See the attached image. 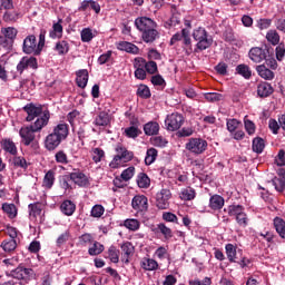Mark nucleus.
I'll use <instances>...</instances> for the list:
<instances>
[{
	"instance_id": "nucleus-30",
	"label": "nucleus",
	"mask_w": 285,
	"mask_h": 285,
	"mask_svg": "<svg viewBox=\"0 0 285 285\" xmlns=\"http://www.w3.org/2000/svg\"><path fill=\"white\" fill-rule=\"evenodd\" d=\"M144 132L148 137L159 135V124L157 121H149L144 126Z\"/></svg>"
},
{
	"instance_id": "nucleus-37",
	"label": "nucleus",
	"mask_w": 285,
	"mask_h": 285,
	"mask_svg": "<svg viewBox=\"0 0 285 285\" xmlns=\"http://www.w3.org/2000/svg\"><path fill=\"white\" fill-rule=\"evenodd\" d=\"M281 37L279 33L277 32V30L275 29H271L267 31L266 33V40L268 41V43H271L272 46H279V41H281Z\"/></svg>"
},
{
	"instance_id": "nucleus-59",
	"label": "nucleus",
	"mask_w": 285,
	"mask_h": 285,
	"mask_svg": "<svg viewBox=\"0 0 285 285\" xmlns=\"http://www.w3.org/2000/svg\"><path fill=\"white\" fill-rule=\"evenodd\" d=\"M140 223L135 218L126 219L125 227L129 230H139Z\"/></svg>"
},
{
	"instance_id": "nucleus-24",
	"label": "nucleus",
	"mask_w": 285,
	"mask_h": 285,
	"mask_svg": "<svg viewBox=\"0 0 285 285\" xmlns=\"http://www.w3.org/2000/svg\"><path fill=\"white\" fill-rule=\"evenodd\" d=\"M273 92H275V89H273V86L268 82H261L257 86V95L263 99L266 97H271Z\"/></svg>"
},
{
	"instance_id": "nucleus-8",
	"label": "nucleus",
	"mask_w": 285,
	"mask_h": 285,
	"mask_svg": "<svg viewBox=\"0 0 285 285\" xmlns=\"http://www.w3.org/2000/svg\"><path fill=\"white\" fill-rule=\"evenodd\" d=\"M185 148L193 155H204L208 149V141L203 138H189Z\"/></svg>"
},
{
	"instance_id": "nucleus-61",
	"label": "nucleus",
	"mask_w": 285,
	"mask_h": 285,
	"mask_svg": "<svg viewBox=\"0 0 285 285\" xmlns=\"http://www.w3.org/2000/svg\"><path fill=\"white\" fill-rule=\"evenodd\" d=\"M104 213H106V208H104L102 205H95L91 208V217L99 218L104 215Z\"/></svg>"
},
{
	"instance_id": "nucleus-55",
	"label": "nucleus",
	"mask_w": 285,
	"mask_h": 285,
	"mask_svg": "<svg viewBox=\"0 0 285 285\" xmlns=\"http://www.w3.org/2000/svg\"><path fill=\"white\" fill-rule=\"evenodd\" d=\"M119 249H117V247L115 246H110L108 249V255H109V259L110 262H112V264H119Z\"/></svg>"
},
{
	"instance_id": "nucleus-12",
	"label": "nucleus",
	"mask_w": 285,
	"mask_h": 285,
	"mask_svg": "<svg viewBox=\"0 0 285 285\" xmlns=\"http://www.w3.org/2000/svg\"><path fill=\"white\" fill-rule=\"evenodd\" d=\"M173 198V193L170 189H161L156 194V206L159 210H167L170 208V199Z\"/></svg>"
},
{
	"instance_id": "nucleus-50",
	"label": "nucleus",
	"mask_w": 285,
	"mask_h": 285,
	"mask_svg": "<svg viewBox=\"0 0 285 285\" xmlns=\"http://www.w3.org/2000/svg\"><path fill=\"white\" fill-rule=\"evenodd\" d=\"M151 144L157 148H166L168 146V139L163 136H155L151 138Z\"/></svg>"
},
{
	"instance_id": "nucleus-21",
	"label": "nucleus",
	"mask_w": 285,
	"mask_h": 285,
	"mask_svg": "<svg viewBox=\"0 0 285 285\" xmlns=\"http://www.w3.org/2000/svg\"><path fill=\"white\" fill-rule=\"evenodd\" d=\"M120 248L122 252L121 262L124 264H130V257H132L135 253V246H132V243L126 242L120 246Z\"/></svg>"
},
{
	"instance_id": "nucleus-20",
	"label": "nucleus",
	"mask_w": 285,
	"mask_h": 285,
	"mask_svg": "<svg viewBox=\"0 0 285 285\" xmlns=\"http://www.w3.org/2000/svg\"><path fill=\"white\" fill-rule=\"evenodd\" d=\"M50 121V111H43V115L41 117L38 116L37 120L30 125V127L36 131V132H41L43 128H46V125Z\"/></svg>"
},
{
	"instance_id": "nucleus-22",
	"label": "nucleus",
	"mask_w": 285,
	"mask_h": 285,
	"mask_svg": "<svg viewBox=\"0 0 285 285\" xmlns=\"http://www.w3.org/2000/svg\"><path fill=\"white\" fill-rule=\"evenodd\" d=\"M256 72L262 79H265V81H273L275 79V72L268 69L266 63L256 66Z\"/></svg>"
},
{
	"instance_id": "nucleus-10",
	"label": "nucleus",
	"mask_w": 285,
	"mask_h": 285,
	"mask_svg": "<svg viewBox=\"0 0 285 285\" xmlns=\"http://www.w3.org/2000/svg\"><path fill=\"white\" fill-rule=\"evenodd\" d=\"M166 129L170 132H175V130H179L181 126H184V116L179 112H173L168 115L165 119Z\"/></svg>"
},
{
	"instance_id": "nucleus-52",
	"label": "nucleus",
	"mask_w": 285,
	"mask_h": 285,
	"mask_svg": "<svg viewBox=\"0 0 285 285\" xmlns=\"http://www.w3.org/2000/svg\"><path fill=\"white\" fill-rule=\"evenodd\" d=\"M226 126H227L228 132L233 135V132H235L239 128V126H242V122L235 118H232V119H227Z\"/></svg>"
},
{
	"instance_id": "nucleus-23",
	"label": "nucleus",
	"mask_w": 285,
	"mask_h": 285,
	"mask_svg": "<svg viewBox=\"0 0 285 285\" xmlns=\"http://www.w3.org/2000/svg\"><path fill=\"white\" fill-rule=\"evenodd\" d=\"M1 210L9 219H17V215H19V209L13 203H3Z\"/></svg>"
},
{
	"instance_id": "nucleus-26",
	"label": "nucleus",
	"mask_w": 285,
	"mask_h": 285,
	"mask_svg": "<svg viewBox=\"0 0 285 285\" xmlns=\"http://www.w3.org/2000/svg\"><path fill=\"white\" fill-rule=\"evenodd\" d=\"M118 50L129 52L130 55H139V47L128 41H120L117 45Z\"/></svg>"
},
{
	"instance_id": "nucleus-1",
	"label": "nucleus",
	"mask_w": 285,
	"mask_h": 285,
	"mask_svg": "<svg viewBox=\"0 0 285 285\" xmlns=\"http://www.w3.org/2000/svg\"><path fill=\"white\" fill-rule=\"evenodd\" d=\"M135 26L145 43H155L159 39V31L157 30V22L155 20L148 17H138L135 20Z\"/></svg>"
},
{
	"instance_id": "nucleus-25",
	"label": "nucleus",
	"mask_w": 285,
	"mask_h": 285,
	"mask_svg": "<svg viewBox=\"0 0 285 285\" xmlns=\"http://www.w3.org/2000/svg\"><path fill=\"white\" fill-rule=\"evenodd\" d=\"M95 126L106 128L110 126V114L107 111H100L94 120Z\"/></svg>"
},
{
	"instance_id": "nucleus-49",
	"label": "nucleus",
	"mask_w": 285,
	"mask_h": 285,
	"mask_svg": "<svg viewBox=\"0 0 285 285\" xmlns=\"http://www.w3.org/2000/svg\"><path fill=\"white\" fill-rule=\"evenodd\" d=\"M80 37H81L82 43H90V41L95 39V35H92V29L90 28L82 29Z\"/></svg>"
},
{
	"instance_id": "nucleus-35",
	"label": "nucleus",
	"mask_w": 285,
	"mask_h": 285,
	"mask_svg": "<svg viewBox=\"0 0 285 285\" xmlns=\"http://www.w3.org/2000/svg\"><path fill=\"white\" fill-rule=\"evenodd\" d=\"M264 148H266V142L262 137H256L252 142V150L257 153V155H262L264 153Z\"/></svg>"
},
{
	"instance_id": "nucleus-48",
	"label": "nucleus",
	"mask_w": 285,
	"mask_h": 285,
	"mask_svg": "<svg viewBox=\"0 0 285 285\" xmlns=\"http://www.w3.org/2000/svg\"><path fill=\"white\" fill-rule=\"evenodd\" d=\"M1 247L4 253H12L17 249V240L13 238H10L9 240H3Z\"/></svg>"
},
{
	"instance_id": "nucleus-54",
	"label": "nucleus",
	"mask_w": 285,
	"mask_h": 285,
	"mask_svg": "<svg viewBox=\"0 0 285 285\" xmlns=\"http://www.w3.org/2000/svg\"><path fill=\"white\" fill-rule=\"evenodd\" d=\"M53 30L50 31L49 36L51 39H57L58 38H61V35H63V26H61V23L57 22V23H53Z\"/></svg>"
},
{
	"instance_id": "nucleus-33",
	"label": "nucleus",
	"mask_w": 285,
	"mask_h": 285,
	"mask_svg": "<svg viewBox=\"0 0 285 285\" xmlns=\"http://www.w3.org/2000/svg\"><path fill=\"white\" fill-rule=\"evenodd\" d=\"M197 197V191L193 187H186L180 191V199L183 202H193Z\"/></svg>"
},
{
	"instance_id": "nucleus-7",
	"label": "nucleus",
	"mask_w": 285,
	"mask_h": 285,
	"mask_svg": "<svg viewBox=\"0 0 285 285\" xmlns=\"http://www.w3.org/2000/svg\"><path fill=\"white\" fill-rule=\"evenodd\" d=\"M18 30L14 27H8L2 30L4 35V39L1 42L2 47V57H6L12 50V45L14 43V39H17Z\"/></svg>"
},
{
	"instance_id": "nucleus-45",
	"label": "nucleus",
	"mask_w": 285,
	"mask_h": 285,
	"mask_svg": "<svg viewBox=\"0 0 285 285\" xmlns=\"http://www.w3.org/2000/svg\"><path fill=\"white\" fill-rule=\"evenodd\" d=\"M2 19L6 23H14L19 19V13L12 9H8L4 11Z\"/></svg>"
},
{
	"instance_id": "nucleus-9",
	"label": "nucleus",
	"mask_w": 285,
	"mask_h": 285,
	"mask_svg": "<svg viewBox=\"0 0 285 285\" xmlns=\"http://www.w3.org/2000/svg\"><path fill=\"white\" fill-rule=\"evenodd\" d=\"M22 52H24V55H32L33 57L41 55L42 51L39 49V45H37V37L35 35H29L24 38Z\"/></svg>"
},
{
	"instance_id": "nucleus-31",
	"label": "nucleus",
	"mask_w": 285,
	"mask_h": 285,
	"mask_svg": "<svg viewBox=\"0 0 285 285\" xmlns=\"http://www.w3.org/2000/svg\"><path fill=\"white\" fill-rule=\"evenodd\" d=\"M2 150H4V153H8L9 155H12L13 157H17V145L14 144V141H12V139H3L2 140Z\"/></svg>"
},
{
	"instance_id": "nucleus-63",
	"label": "nucleus",
	"mask_w": 285,
	"mask_h": 285,
	"mask_svg": "<svg viewBox=\"0 0 285 285\" xmlns=\"http://www.w3.org/2000/svg\"><path fill=\"white\" fill-rule=\"evenodd\" d=\"M57 164H68V155L65 150H59L55 155Z\"/></svg>"
},
{
	"instance_id": "nucleus-53",
	"label": "nucleus",
	"mask_w": 285,
	"mask_h": 285,
	"mask_svg": "<svg viewBox=\"0 0 285 285\" xmlns=\"http://www.w3.org/2000/svg\"><path fill=\"white\" fill-rule=\"evenodd\" d=\"M271 26H273V19H268V18H261L256 22V27L259 30H268Z\"/></svg>"
},
{
	"instance_id": "nucleus-64",
	"label": "nucleus",
	"mask_w": 285,
	"mask_h": 285,
	"mask_svg": "<svg viewBox=\"0 0 285 285\" xmlns=\"http://www.w3.org/2000/svg\"><path fill=\"white\" fill-rule=\"evenodd\" d=\"M275 52H276L277 61H282L284 59V57H285V45H284V42H281L276 47Z\"/></svg>"
},
{
	"instance_id": "nucleus-16",
	"label": "nucleus",
	"mask_w": 285,
	"mask_h": 285,
	"mask_svg": "<svg viewBox=\"0 0 285 285\" xmlns=\"http://www.w3.org/2000/svg\"><path fill=\"white\" fill-rule=\"evenodd\" d=\"M131 207L140 215L148 213V197L145 195H136L131 200Z\"/></svg>"
},
{
	"instance_id": "nucleus-34",
	"label": "nucleus",
	"mask_w": 285,
	"mask_h": 285,
	"mask_svg": "<svg viewBox=\"0 0 285 285\" xmlns=\"http://www.w3.org/2000/svg\"><path fill=\"white\" fill-rule=\"evenodd\" d=\"M140 266L144 271H157V268H159V263L153 258L145 257L141 259Z\"/></svg>"
},
{
	"instance_id": "nucleus-60",
	"label": "nucleus",
	"mask_w": 285,
	"mask_h": 285,
	"mask_svg": "<svg viewBox=\"0 0 285 285\" xmlns=\"http://www.w3.org/2000/svg\"><path fill=\"white\" fill-rule=\"evenodd\" d=\"M158 230L164 235L165 239L173 238V229L170 227H167L165 224L158 225Z\"/></svg>"
},
{
	"instance_id": "nucleus-19",
	"label": "nucleus",
	"mask_w": 285,
	"mask_h": 285,
	"mask_svg": "<svg viewBox=\"0 0 285 285\" xmlns=\"http://www.w3.org/2000/svg\"><path fill=\"white\" fill-rule=\"evenodd\" d=\"M277 176L272 179V184L277 193H284L285 190V169H277Z\"/></svg>"
},
{
	"instance_id": "nucleus-2",
	"label": "nucleus",
	"mask_w": 285,
	"mask_h": 285,
	"mask_svg": "<svg viewBox=\"0 0 285 285\" xmlns=\"http://www.w3.org/2000/svg\"><path fill=\"white\" fill-rule=\"evenodd\" d=\"M70 135V126L66 122H60L53 127L52 132L45 139V148L47 150H57L61 146V141H66Z\"/></svg>"
},
{
	"instance_id": "nucleus-14",
	"label": "nucleus",
	"mask_w": 285,
	"mask_h": 285,
	"mask_svg": "<svg viewBox=\"0 0 285 285\" xmlns=\"http://www.w3.org/2000/svg\"><path fill=\"white\" fill-rule=\"evenodd\" d=\"M28 68H31L32 70H37V68H39V62L37 61V58H35V56L22 57L17 65V71L19 72V75H23V71L28 70Z\"/></svg>"
},
{
	"instance_id": "nucleus-36",
	"label": "nucleus",
	"mask_w": 285,
	"mask_h": 285,
	"mask_svg": "<svg viewBox=\"0 0 285 285\" xmlns=\"http://www.w3.org/2000/svg\"><path fill=\"white\" fill-rule=\"evenodd\" d=\"M138 188H150V177L146 173H139L136 178Z\"/></svg>"
},
{
	"instance_id": "nucleus-46",
	"label": "nucleus",
	"mask_w": 285,
	"mask_h": 285,
	"mask_svg": "<svg viewBox=\"0 0 285 285\" xmlns=\"http://www.w3.org/2000/svg\"><path fill=\"white\" fill-rule=\"evenodd\" d=\"M125 135L129 139H137L141 135V130L137 126H130L125 129Z\"/></svg>"
},
{
	"instance_id": "nucleus-57",
	"label": "nucleus",
	"mask_w": 285,
	"mask_h": 285,
	"mask_svg": "<svg viewBox=\"0 0 285 285\" xmlns=\"http://www.w3.org/2000/svg\"><path fill=\"white\" fill-rule=\"evenodd\" d=\"M120 177L124 181H130V179H132V177H135V167L131 166V167H128L127 169L122 170Z\"/></svg>"
},
{
	"instance_id": "nucleus-32",
	"label": "nucleus",
	"mask_w": 285,
	"mask_h": 285,
	"mask_svg": "<svg viewBox=\"0 0 285 285\" xmlns=\"http://www.w3.org/2000/svg\"><path fill=\"white\" fill-rule=\"evenodd\" d=\"M236 75H239L244 79H250L253 77V70L246 63H240L236 66Z\"/></svg>"
},
{
	"instance_id": "nucleus-47",
	"label": "nucleus",
	"mask_w": 285,
	"mask_h": 285,
	"mask_svg": "<svg viewBox=\"0 0 285 285\" xmlns=\"http://www.w3.org/2000/svg\"><path fill=\"white\" fill-rule=\"evenodd\" d=\"M137 97H140V99H150V88L146 85H140L136 91Z\"/></svg>"
},
{
	"instance_id": "nucleus-13",
	"label": "nucleus",
	"mask_w": 285,
	"mask_h": 285,
	"mask_svg": "<svg viewBox=\"0 0 285 285\" xmlns=\"http://www.w3.org/2000/svg\"><path fill=\"white\" fill-rule=\"evenodd\" d=\"M268 52H271V50L266 47H253L248 51V58L250 59V61H253V63H262V61H264L266 57H268Z\"/></svg>"
},
{
	"instance_id": "nucleus-62",
	"label": "nucleus",
	"mask_w": 285,
	"mask_h": 285,
	"mask_svg": "<svg viewBox=\"0 0 285 285\" xmlns=\"http://www.w3.org/2000/svg\"><path fill=\"white\" fill-rule=\"evenodd\" d=\"M70 239V230L63 232L56 240L57 246L61 247Z\"/></svg>"
},
{
	"instance_id": "nucleus-4",
	"label": "nucleus",
	"mask_w": 285,
	"mask_h": 285,
	"mask_svg": "<svg viewBox=\"0 0 285 285\" xmlns=\"http://www.w3.org/2000/svg\"><path fill=\"white\" fill-rule=\"evenodd\" d=\"M227 213L229 217H234V219H236V224H238L240 228H246V226H248V214H246L244 206L229 205L227 207Z\"/></svg>"
},
{
	"instance_id": "nucleus-5",
	"label": "nucleus",
	"mask_w": 285,
	"mask_h": 285,
	"mask_svg": "<svg viewBox=\"0 0 285 285\" xmlns=\"http://www.w3.org/2000/svg\"><path fill=\"white\" fill-rule=\"evenodd\" d=\"M117 155L114 157L112 161L110 163L111 168H119L121 166V161L125 164L128 161H132L135 154L128 150L126 147L121 145L116 146Z\"/></svg>"
},
{
	"instance_id": "nucleus-28",
	"label": "nucleus",
	"mask_w": 285,
	"mask_h": 285,
	"mask_svg": "<svg viewBox=\"0 0 285 285\" xmlns=\"http://www.w3.org/2000/svg\"><path fill=\"white\" fill-rule=\"evenodd\" d=\"M224 197L215 194L209 198V208L212 210H222L224 208Z\"/></svg>"
},
{
	"instance_id": "nucleus-38",
	"label": "nucleus",
	"mask_w": 285,
	"mask_h": 285,
	"mask_svg": "<svg viewBox=\"0 0 285 285\" xmlns=\"http://www.w3.org/2000/svg\"><path fill=\"white\" fill-rule=\"evenodd\" d=\"M274 227L276 233L282 237V239H285V222L281 217L274 218Z\"/></svg>"
},
{
	"instance_id": "nucleus-43",
	"label": "nucleus",
	"mask_w": 285,
	"mask_h": 285,
	"mask_svg": "<svg viewBox=\"0 0 285 285\" xmlns=\"http://www.w3.org/2000/svg\"><path fill=\"white\" fill-rule=\"evenodd\" d=\"M157 155H158L157 149L153 147L147 149L146 157H145V165L151 166V164H155V161L157 160Z\"/></svg>"
},
{
	"instance_id": "nucleus-40",
	"label": "nucleus",
	"mask_w": 285,
	"mask_h": 285,
	"mask_svg": "<svg viewBox=\"0 0 285 285\" xmlns=\"http://www.w3.org/2000/svg\"><path fill=\"white\" fill-rule=\"evenodd\" d=\"M42 186L50 190L55 186V170L50 169L43 177Z\"/></svg>"
},
{
	"instance_id": "nucleus-15",
	"label": "nucleus",
	"mask_w": 285,
	"mask_h": 285,
	"mask_svg": "<svg viewBox=\"0 0 285 285\" xmlns=\"http://www.w3.org/2000/svg\"><path fill=\"white\" fill-rule=\"evenodd\" d=\"M69 177L76 186H79V188H88L90 186V179H88V176L79 169H73V171L69 174Z\"/></svg>"
},
{
	"instance_id": "nucleus-3",
	"label": "nucleus",
	"mask_w": 285,
	"mask_h": 285,
	"mask_svg": "<svg viewBox=\"0 0 285 285\" xmlns=\"http://www.w3.org/2000/svg\"><path fill=\"white\" fill-rule=\"evenodd\" d=\"M193 39L197 41L195 52H204V50H208L213 46V38L208 36L206 28L198 27L194 29Z\"/></svg>"
},
{
	"instance_id": "nucleus-39",
	"label": "nucleus",
	"mask_w": 285,
	"mask_h": 285,
	"mask_svg": "<svg viewBox=\"0 0 285 285\" xmlns=\"http://www.w3.org/2000/svg\"><path fill=\"white\" fill-rule=\"evenodd\" d=\"M55 50L60 56L68 55L70 52V45L66 40H60L56 43Z\"/></svg>"
},
{
	"instance_id": "nucleus-18",
	"label": "nucleus",
	"mask_w": 285,
	"mask_h": 285,
	"mask_svg": "<svg viewBox=\"0 0 285 285\" xmlns=\"http://www.w3.org/2000/svg\"><path fill=\"white\" fill-rule=\"evenodd\" d=\"M24 112H27L26 121H35L43 112L41 106L37 107L33 104H28L23 107Z\"/></svg>"
},
{
	"instance_id": "nucleus-41",
	"label": "nucleus",
	"mask_w": 285,
	"mask_h": 285,
	"mask_svg": "<svg viewBox=\"0 0 285 285\" xmlns=\"http://www.w3.org/2000/svg\"><path fill=\"white\" fill-rule=\"evenodd\" d=\"M226 249V255H227V259L234 264L235 262H237V247H235V245L233 244H227L225 246Z\"/></svg>"
},
{
	"instance_id": "nucleus-27",
	"label": "nucleus",
	"mask_w": 285,
	"mask_h": 285,
	"mask_svg": "<svg viewBox=\"0 0 285 285\" xmlns=\"http://www.w3.org/2000/svg\"><path fill=\"white\" fill-rule=\"evenodd\" d=\"M76 83L78 88H86L88 86V69H80L76 72Z\"/></svg>"
},
{
	"instance_id": "nucleus-56",
	"label": "nucleus",
	"mask_w": 285,
	"mask_h": 285,
	"mask_svg": "<svg viewBox=\"0 0 285 285\" xmlns=\"http://www.w3.org/2000/svg\"><path fill=\"white\" fill-rule=\"evenodd\" d=\"M78 242L80 244V246H90V244H92V242H95V239L92 238V234H82L81 236H79Z\"/></svg>"
},
{
	"instance_id": "nucleus-17",
	"label": "nucleus",
	"mask_w": 285,
	"mask_h": 285,
	"mask_svg": "<svg viewBox=\"0 0 285 285\" xmlns=\"http://www.w3.org/2000/svg\"><path fill=\"white\" fill-rule=\"evenodd\" d=\"M35 132L37 131L32 129L31 126L22 127L19 130V135L21 137V144H23V146H30L31 144H33L36 139Z\"/></svg>"
},
{
	"instance_id": "nucleus-51",
	"label": "nucleus",
	"mask_w": 285,
	"mask_h": 285,
	"mask_svg": "<svg viewBox=\"0 0 285 285\" xmlns=\"http://www.w3.org/2000/svg\"><path fill=\"white\" fill-rule=\"evenodd\" d=\"M104 157H106V151H104V149L99 147L92 149V161H95V164H99Z\"/></svg>"
},
{
	"instance_id": "nucleus-58",
	"label": "nucleus",
	"mask_w": 285,
	"mask_h": 285,
	"mask_svg": "<svg viewBox=\"0 0 285 285\" xmlns=\"http://www.w3.org/2000/svg\"><path fill=\"white\" fill-rule=\"evenodd\" d=\"M206 101L215 102L222 101L224 99V95L217 92H207L204 95Z\"/></svg>"
},
{
	"instance_id": "nucleus-11",
	"label": "nucleus",
	"mask_w": 285,
	"mask_h": 285,
	"mask_svg": "<svg viewBox=\"0 0 285 285\" xmlns=\"http://www.w3.org/2000/svg\"><path fill=\"white\" fill-rule=\"evenodd\" d=\"M177 41H183L184 48L193 50V40L190 39V31L188 29H181L180 32H176L169 42V46H175Z\"/></svg>"
},
{
	"instance_id": "nucleus-42",
	"label": "nucleus",
	"mask_w": 285,
	"mask_h": 285,
	"mask_svg": "<svg viewBox=\"0 0 285 285\" xmlns=\"http://www.w3.org/2000/svg\"><path fill=\"white\" fill-rule=\"evenodd\" d=\"M29 215L37 219L39 215H41V210H43L41 203H33L28 205Z\"/></svg>"
},
{
	"instance_id": "nucleus-29",
	"label": "nucleus",
	"mask_w": 285,
	"mask_h": 285,
	"mask_svg": "<svg viewBox=\"0 0 285 285\" xmlns=\"http://www.w3.org/2000/svg\"><path fill=\"white\" fill-rule=\"evenodd\" d=\"M60 209L63 215H67V217H71V215H75V210H77V205H75L72 200H65L60 205Z\"/></svg>"
},
{
	"instance_id": "nucleus-6",
	"label": "nucleus",
	"mask_w": 285,
	"mask_h": 285,
	"mask_svg": "<svg viewBox=\"0 0 285 285\" xmlns=\"http://www.w3.org/2000/svg\"><path fill=\"white\" fill-rule=\"evenodd\" d=\"M8 277H13V279H22V282H30L35 278V269L26 268L23 266H18L14 269H4Z\"/></svg>"
},
{
	"instance_id": "nucleus-44",
	"label": "nucleus",
	"mask_w": 285,
	"mask_h": 285,
	"mask_svg": "<svg viewBox=\"0 0 285 285\" xmlns=\"http://www.w3.org/2000/svg\"><path fill=\"white\" fill-rule=\"evenodd\" d=\"M105 250L104 244L95 240L92 246L89 247L88 253L91 257H95L97 255H101V253Z\"/></svg>"
}]
</instances>
